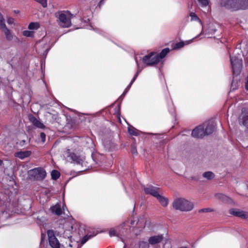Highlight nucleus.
<instances>
[{
    "label": "nucleus",
    "mask_w": 248,
    "mask_h": 248,
    "mask_svg": "<svg viewBox=\"0 0 248 248\" xmlns=\"http://www.w3.org/2000/svg\"><path fill=\"white\" fill-rule=\"evenodd\" d=\"M172 206L176 210L187 212L192 210L194 205L192 202L184 198H178L174 200Z\"/></svg>",
    "instance_id": "obj_1"
},
{
    "label": "nucleus",
    "mask_w": 248,
    "mask_h": 248,
    "mask_svg": "<svg viewBox=\"0 0 248 248\" xmlns=\"http://www.w3.org/2000/svg\"><path fill=\"white\" fill-rule=\"evenodd\" d=\"M65 159L67 161L74 162L77 164L80 165L83 167V170L88 169L90 166L87 165V162L85 161V158L80 156L77 155L75 153H69V150L68 149L65 153Z\"/></svg>",
    "instance_id": "obj_2"
},
{
    "label": "nucleus",
    "mask_w": 248,
    "mask_h": 248,
    "mask_svg": "<svg viewBox=\"0 0 248 248\" xmlns=\"http://www.w3.org/2000/svg\"><path fill=\"white\" fill-rule=\"evenodd\" d=\"M232 75L240 76L243 68V60L236 56H230Z\"/></svg>",
    "instance_id": "obj_3"
},
{
    "label": "nucleus",
    "mask_w": 248,
    "mask_h": 248,
    "mask_svg": "<svg viewBox=\"0 0 248 248\" xmlns=\"http://www.w3.org/2000/svg\"><path fill=\"white\" fill-rule=\"evenodd\" d=\"M142 62L147 66H154L160 61L155 53L152 52L144 56L142 58Z\"/></svg>",
    "instance_id": "obj_4"
},
{
    "label": "nucleus",
    "mask_w": 248,
    "mask_h": 248,
    "mask_svg": "<svg viewBox=\"0 0 248 248\" xmlns=\"http://www.w3.org/2000/svg\"><path fill=\"white\" fill-rule=\"evenodd\" d=\"M219 4L225 9L237 11V0H220Z\"/></svg>",
    "instance_id": "obj_5"
},
{
    "label": "nucleus",
    "mask_w": 248,
    "mask_h": 248,
    "mask_svg": "<svg viewBox=\"0 0 248 248\" xmlns=\"http://www.w3.org/2000/svg\"><path fill=\"white\" fill-rule=\"evenodd\" d=\"M74 223L72 222H63V237L65 238L70 239L72 237V233L74 229Z\"/></svg>",
    "instance_id": "obj_6"
},
{
    "label": "nucleus",
    "mask_w": 248,
    "mask_h": 248,
    "mask_svg": "<svg viewBox=\"0 0 248 248\" xmlns=\"http://www.w3.org/2000/svg\"><path fill=\"white\" fill-rule=\"evenodd\" d=\"M239 123L246 127L245 133L248 136V110L242 109V113L239 118Z\"/></svg>",
    "instance_id": "obj_7"
},
{
    "label": "nucleus",
    "mask_w": 248,
    "mask_h": 248,
    "mask_svg": "<svg viewBox=\"0 0 248 248\" xmlns=\"http://www.w3.org/2000/svg\"><path fill=\"white\" fill-rule=\"evenodd\" d=\"M66 117L67 122L63 128L64 129V130H63V133L69 134L71 132L72 130L76 128V122L75 120L71 119L70 117H69V118L68 116L66 115Z\"/></svg>",
    "instance_id": "obj_8"
},
{
    "label": "nucleus",
    "mask_w": 248,
    "mask_h": 248,
    "mask_svg": "<svg viewBox=\"0 0 248 248\" xmlns=\"http://www.w3.org/2000/svg\"><path fill=\"white\" fill-rule=\"evenodd\" d=\"M143 190L145 194L151 195L154 197H157L159 193H161V189L159 187L149 185L147 187H144Z\"/></svg>",
    "instance_id": "obj_9"
},
{
    "label": "nucleus",
    "mask_w": 248,
    "mask_h": 248,
    "mask_svg": "<svg viewBox=\"0 0 248 248\" xmlns=\"http://www.w3.org/2000/svg\"><path fill=\"white\" fill-rule=\"evenodd\" d=\"M73 17L69 11H63V28H68L71 26V18Z\"/></svg>",
    "instance_id": "obj_10"
},
{
    "label": "nucleus",
    "mask_w": 248,
    "mask_h": 248,
    "mask_svg": "<svg viewBox=\"0 0 248 248\" xmlns=\"http://www.w3.org/2000/svg\"><path fill=\"white\" fill-rule=\"evenodd\" d=\"M205 135L204 132V126L200 125L195 128L192 131L191 136L193 137L202 139Z\"/></svg>",
    "instance_id": "obj_11"
},
{
    "label": "nucleus",
    "mask_w": 248,
    "mask_h": 248,
    "mask_svg": "<svg viewBox=\"0 0 248 248\" xmlns=\"http://www.w3.org/2000/svg\"><path fill=\"white\" fill-rule=\"evenodd\" d=\"M229 213L234 216L240 217L242 219H246L248 217V212L240 211L236 208H231Z\"/></svg>",
    "instance_id": "obj_12"
},
{
    "label": "nucleus",
    "mask_w": 248,
    "mask_h": 248,
    "mask_svg": "<svg viewBox=\"0 0 248 248\" xmlns=\"http://www.w3.org/2000/svg\"><path fill=\"white\" fill-rule=\"evenodd\" d=\"M31 174L33 175L37 179H44L46 175V172L45 170L41 168H35L30 171Z\"/></svg>",
    "instance_id": "obj_13"
},
{
    "label": "nucleus",
    "mask_w": 248,
    "mask_h": 248,
    "mask_svg": "<svg viewBox=\"0 0 248 248\" xmlns=\"http://www.w3.org/2000/svg\"><path fill=\"white\" fill-rule=\"evenodd\" d=\"M28 117L30 122L34 126L40 129H45L46 128V126L33 115L30 114Z\"/></svg>",
    "instance_id": "obj_14"
},
{
    "label": "nucleus",
    "mask_w": 248,
    "mask_h": 248,
    "mask_svg": "<svg viewBox=\"0 0 248 248\" xmlns=\"http://www.w3.org/2000/svg\"><path fill=\"white\" fill-rule=\"evenodd\" d=\"M215 197L218 200H220L221 202L230 204L231 205L234 204V202L232 198L230 197L221 194V193H217L215 194Z\"/></svg>",
    "instance_id": "obj_15"
},
{
    "label": "nucleus",
    "mask_w": 248,
    "mask_h": 248,
    "mask_svg": "<svg viewBox=\"0 0 248 248\" xmlns=\"http://www.w3.org/2000/svg\"><path fill=\"white\" fill-rule=\"evenodd\" d=\"M48 236L50 246L52 248H60V244L55 236L53 234H50L49 232Z\"/></svg>",
    "instance_id": "obj_16"
},
{
    "label": "nucleus",
    "mask_w": 248,
    "mask_h": 248,
    "mask_svg": "<svg viewBox=\"0 0 248 248\" xmlns=\"http://www.w3.org/2000/svg\"><path fill=\"white\" fill-rule=\"evenodd\" d=\"M63 220L64 222H74V219L68 210L65 204L63 202Z\"/></svg>",
    "instance_id": "obj_17"
},
{
    "label": "nucleus",
    "mask_w": 248,
    "mask_h": 248,
    "mask_svg": "<svg viewBox=\"0 0 248 248\" xmlns=\"http://www.w3.org/2000/svg\"><path fill=\"white\" fill-rule=\"evenodd\" d=\"M164 239L163 234L155 235L150 237L148 239V243L149 244L154 245L160 243Z\"/></svg>",
    "instance_id": "obj_18"
},
{
    "label": "nucleus",
    "mask_w": 248,
    "mask_h": 248,
    "mask_svg": "<svg viewBox=\"0 0 248 248\" xmlns=\"http://www.w3.org/2000/svg\"><path fill=\"white\" fill-rule=\"evenodd\" d=\"M216 128V124L213 121H210L206 124V127L204 128V132L205 135H209L212 134Z\"/></svg>",
    "instance_id": "obj_19"
},
{
    "label": "nucleus",
    "mask_w": 248,
    "mask_h": 248,
    "mask_svg": "<svg viewBox=\"0 0 248 248\" xmlns=\"http://www.w3.org/2000/svg\"><path fill=\"white\" fill-rule=\"evenodd\" d=\"M237 11L248 9V0H237Z\"/></svg>",
    "instance_id": "obj_20"
},
{
    "label": "nucleus",
    "mask_w": 248,
    "mask_h": 248,
    "mask_svg": "<svg viewBox=\"0 0 248 248\" xmlns=\"http://www.w3.org/2000/svg\"><path fill=\"white\" fill-rule=\"evenodd\" d=\"M31 155L30 151H18L15 153L14 156L20 159H23L30 156Z\"/></svg>",
    "instance_id": "obj_21"
},
{
    "label": "nucleus",
    "mask_w": 248,
    "mask_h": 248,
    "mask_svg": "<svg viewBox=\"0 0 248 248\" xmlns=\"http://www.w3.org/2000/svg\"><path fill=\"white\" fill-rule=\"evenodd\" d=\"M232 81L231 89L232 90L234 91L236 90L238 87L240 81L239 76L232 75Z\"/></svg>",
    "instance_id": "obj_22"
},
{
    "label": "nucleus",
    "mask_w": 248,
    "mask_h": 248,
    "mask_svg": "<svg viewBox=\"0 0 248 248\" xmlns=\"http://www.w3.org/2000/svg\"><path fill=\"white\" fill-rule=\"evenodd\" d=\"M119 229L120 227H118L117 230H115L114 228H111L109 231V235L110 237L117 236L119 237L122 241L124 242V239L121 237L122 235L120 233Z\"/></svg>",
    "instance_id": "obj_23"
},
{
    "label": "nucleus",
    "mask_w": 248,
    "mask_h": 248,
    "mask_svg": "<svg viewBox=\"0 0 248 248\" xmlns=\"http://www.w3.org/2000/svg\"><path fill=\"white\" fill-rule=\"evenodd\" d=\"M50 210L52 213L57 216H60L62 214V209L61 208V205L59 204L52 206L50 208Z\"/></svg>",
    "instance_id": "obj_24"
},
{
    "label": "nucleus",
    "mask_w": 248,
    "mask_h": 248,
    "mask_svg": "<svg viewBox=\"0 0 248 248\" xmlns=\"http://www.w3.org/2000/svg\"><path fill=\"white\" fill-rule=\"evenodd\" d=\"M156 198L163 206L166 207L168 205L169 202L168 199L160 195V193L158 194Z\"/></svg>",
    "instance_id": "obj_25"
},
{
    "label": "nucleus",
    "mask_w": 248,
    "mask_h": 248,
    "mask_svg": "<svg viewBox=\"0 0 248 248\" xmlns=\"http://www.w3.org/2000/svg\"><path fill=\"white\" fill-rule=\"evenodd\" d=\"M170 51V49L169 48L167 47L162 50L161 52L159 53L156 54L157 57H158L159 61L166 57L167 54Z\"/></svg>",
    "instance_id": "obj_26"
},
{
    "label": "nucleus",
    "mask_w": 248,
    "mask_h": 248,
    "mask_svg": "<svg viewBox=\"0 0 248 248\" xmlns=\"http://www.w3.org/2000/svg\"><path fill=\"white\" fill-rule=\"evenodd\" d=\"M97 234V232H93L92 234H87L85 235L81 240L80 244L81 245L84 244L89 239L92 238L93 236H95Z\"/></svg>",
    "instance_id": "obj_27"
},
{
    "label": "nucleus",
    "mask_w": 248,
    "mask_h": 248,
    "mask_svg": "<svg viewBox=\"0 0 248 248\" xmlns=\"http://www.w3.org/2000/svg\"><path fill=\"white\" fill-rule=\"evenodd\" d=\"M2 30L5 35L6 39L8 41H11L13 39V35L11 33L10 31L6 28V26H5V28H3Z\"/></svg>",
    "instance_id": "obj_28"
},
{
    "label": "nucleus",
    "mask_w": 248,
    "mask_h": 248,
    "mask_svg": "<svg viewBox=\"0 0 248 248\" xmlns=\"http://www.w3.org/2000/svg\"><path fill=\"white\" fill-rule=\"evenodd\" d=\"M192 40H190L189 41H186L185 42L184 41L179 42L175 45V46L173 47V49H177L181 48L183 47V46H184L185 45L189 44V43L192 42Z\"/></svg>",
    "instance_id": "obj_29"
},
{
    "label": "nucleus",
    "mask_w": 248,
    "mask_h": 248,
    "mask_svg": "<svg viewBox=\"0 0 248 248\" xmlns=\"http://www.w3.org/2000/svg\"><path fill=\"white\" fill-rule=\"evenodd\" d=\"M202 176L204 178L207 179L208 180L213 179L215 177V174L213 172L210 171H208L204 172L202 174Z\"/></svg>",
    "instance_id": "obj_30"
},
{
    "label": "nucleus",
    "mask_w": 248,
    "mask_h": 248,
    "mask_svg": "<svg viewBox=\"0 0 248 248\" xmlns=\"http://www.w3.org/2000/svg\"><path fill=\"white\" fill-rule=\"evenodd\" d=\"M40 27V24L39 22H31L29 26H28V29L30 30H37Z\"/></svg>",
    "instance_id": "obj_31"
},
{
    "label": "nucleus",
    "mask_w": 248,
    "mask_h": 248,
    "mask_svg": "<svg viewBox=\"0 0 248 248\" xmlns=\"http://www.w3.org/2000/svg\"><path fill=\"white\" fill-rule=\"evenodd\" d=\"M128 131L129 133L131 135L137 136L139 135L140 131L132 126L128 127Z\"/></svg>",
    "instance_id": "obj_32"
},
{
    "label": "nucleus",
    "mask_w": 248,
    "mask_h": 248,
    "mask_svg": "<svg viewBox=\"0 0 248 248\" xmlns=\"http://www.w3.org/2000/svg\"><path fill=\"white\" fill-rule=\"evenodd\" d=\"M55 16L58 18L57 21L60 26H62V11H59L56 13Z\"/></svg>",
    "instance_id": "obj_33"
},
{
    "label": "nucleus",
    "mask_w": 248,
    "mask_h": 248,
    "mask_svg": "<svg viewBox=\"0 0 248 248\" xmlns=\"http://www.w3.org/2000/svg\"><path fill=\"white\" fill-rule=\"evenodd\" d=\"M51 178L53 180H57L60 176V172L55 170H53L51 173Z\"/></svg>",
    "instance_id": "obj_34"
},
{
    "label": "nucleus",
    "mask_w": 248,
    "mask_h": 248,
    "mask_svg": "<svg viewBox=\"0 0 248 248\" xmlns=\"http://www.w3.org/2000/svg\"><path fill=\"white\" fill-rule=\"evenodd\" d=\"M23 35L26 37H33L34 36V32L30 31H24L22 32Z\"/></svg>",
    "instance_id": "obj_35"
},
{
    "label": "nucleus",
    "mask_w": 248,
    "mask_h": 248,
    "mask_svg": "<svg viewBox=\"0 0 248 248\" xmlns=\"http://www.w3.org/2000/svg\"><path fill=\"white\" fill-rule=\"evenodd\" d=\"M149 244L147 242L140 241L139 244V248H149Z\"/></svg>",
    "instance_id": "obj_36"
},
{
    "label": "nucleus",
    "mask_w": 248,
    "mask_h": 248,
    "mask_svg": "<svg viewBox=\"0 0 248 248\" xmlns=\"http://www.w3.org/2000/svg\"><path fill=\"white\" fill-rule=\"evenodd\" d=\"M5 26L4 18L1 13L0 12V28L1 29H3V28H5Z\"/></svg>",
    "instance_id": "obj_37"
},
{
    "label": "nucleus",
    "mask_w": 248,
    "mask_h": 248,
    "mask_svg": "<svg viewBox=\"0 0 248 248\" xmlns=\"http://www.w3.org/2000/svg\"><path fill=\"white\" fill-rule=\"evenodd\" d=\"M131 152L133 154H137V150L135 142L132 143L130 146Z\"/></svg>",
    "instance_id": "obj_38"
},
{
    "label": "nucleus",
    "mask_w": 248,
    "mask_h": 248,
    "mask_svg": "<svg viewBox=\"0 0 248 248\" xmlns=\"http://www.w3.org/2000/svg\"><path fill=\"white\" fill-rule=\"evenodd\" d=\"M214 210L210 208H202L201 209H200L199 210V213H207V212H213Z\"/></svg>",
    "instance_id": "obj_39"
},
{
    "label": "nucleus",
    "mask_w": 248,
    "mask_h": 248,
    "mask_svg": "<svg viewBox=\"0 0 248 248\" xmlns=\"http://www.w3.org/2000/svg\"><path fill=\"white\" fill-rule=\"evenodd\" d=\"M46 135L44 132H41L40 134L39 139H41V141L44 143L46 141Z\"/></svg>",
    "instance_id": "obj_40"
},
{
    "label": "nucleus",
    "mask_w": 248,
    "mask_h": 248,
    "mask_svg": "<svg viewBox=\"0 0 248 248\" xmlns=\"http://www.w3.org/2000/svg\"><path fill=\"white\" fill-rule=\"evenodd\" d=\"M190 16H191V20H200L199 18L198 17V16H197V15L194 13H190Z\"/></svg>",
    "instance_id": "obj_41"
},
{
    "label": "nucleus",
    "mask_w": 248,
    "mask_h": 248,
    "mask_svg": "<svg viewBox=\"0 0 248 248\" xmlns=\"http://www.w3.org/2000/svg\"><path fill=\"white\" fill-rule=\"evenodd\" d=\"M199 3L202 6H206L208 4L207 0H197Z\"/></svg>",
    "instance_id": "obj_42"
},
{
    "label": "nucleus",
    "mask_w": 248,
    "mask_h": 248,
    "mask_svg": "<svg viewBox=\"0 0 248 248\" xmlns=\"http://www.w3.org/2000/svg\"><path fill=\"white\" fill-rule=\"evenodd\" d=\"M140 72H141V70H140V69L138 68V70H137V71L136 73L135 74V76H134V78H133V79L134 80H135L136 79V78H137L138 77V75H139V73H140Z\"/></svg>",
    "instance_id": "obj_43"
},
{
    "label": "nucleus",
    "mask_w": 248,
    "mask_h": 248,
    "mask_svg": "<svg viewBox=\"0 0 248 248\" xmlns=\"http://www.w3.org/2000/svg\"><path fill=\"white\" fill-rule=\"evenodd\" d=\"M14 18H13L12 17L8 18V19H7V23L9 24H12L14 23Z\"/></svg>",
    "instance_id": "obj_44"
},
{
    "label": "nucleus",
    "mask_w": 248,
    "mask_h": 248,
    "mask_svg": "<svg viewBox=\"0 0 248 248\" xmlns=\"http://www.w3.org/2000/svg\"><path fill=\"white\" fill-rule=\"evenodd\" d=\"M134 81H135V80L132 79L131 81L130 82V84H129V85L125 89V90H126L127 91H128V90H129L131 85H132V84L134 83Z\"/></svg>",
    "instance_id": "obj_45"
},
{
    "label": "nucleus",
    "mask_w": 248,
    "mask_h": 248,
    "mask_svg": "<svg viewBox=\"0 0 248 248\" xmlns=\"http://www.w3.org/2000/svg\"><path fill=\"white\" fill-rule=\"evenodd\" d=\"M104 3V0H101L98 4V6L99 8H101V6Z\"/></svg>",
    "instance_id": "obj_46"
},
{
    "label": "nucleus",
    "mask_w": 248,
    "mask_h": 248,
    "mask_svg": "<svg viewBox=\"0 0 248 248\" xmlns=\"http://www.w3.org/2000/svg\"><path fill=\"white\" fill-rule=\"evenodd\" d=\"M245 89L247 90V91H248V79H247V81L245 83Z\"/></svg>",
    "instance_id": "obj_47"
},
{
    "label": "nucleus",
    "mask_w": 248,
    "mask_h": 248,
    "mask_svg": "<svg viewBox=\"0 0 248 248\" xmlns=\"http://www.w3.org/2000/svg\"><path fill=\"white\" fill-rule=\"evenodd\" d=\"M190 179L191 180H194V181H198V179L195 177L192 176L190 177Z\"/></svg>",
    "instance_id": "obj_48"
},
{
    "label": "nucleus",
    "mask_w": 248,
    "mask_h": 248,
    "mask_svg": "<svg viewBox=\"0 0 248 248\" xmlns=\"http://www.w3.org/2000/svg\"><path fill=\"white\" fill-rule=\"evenodd\" d=\"M128 91H127L126 90H125V91H124V92L122 94V96H124L125 95V94L127 93Z\"/></svg>",
    "instance_id": "obj_49"
},
{
    "label": "nucleus",
    "mask_w": 248,
    "mask_h": 248,
    "mask_svg": "<svg viewBox=\"0 0 248 248\" xmlns=\"http://www.w3.org/2000/svg\"><path fill=\"white\" fill-rule=\"evenodd\" d=\"M128 91H127L126 90H125V91H124V92L122 94V96H124L125 95V94L127 93Z\"/></svg>",
    "instance_id": "obj_50"
},
{
    "label": "nucleus",
    "mask_w": 248,
    "mask_h": 248,
    "mask_svg": "<svg viewBox=\"0 0 248 248\" xmlns=\"http://www.w3.org/2000/svg\"><path fill=\"white\" fill-rule=\"evenodd\" d=\"M71 31V30H69L67 31H64V30H63V31H62L63 34L65 33H66V32H67L69 31Z\"/></svg>",
    "instance_id": "obj_51"
},
{
    "label": "nucleus",
    "mask_w": 248,
    "mask_h": 248,
    "mask_svg": "<svg viewBox=\"0 0 248 248\" xmlns=\"http://www.w3.org/2000/svg\"><path fill=\"white\" fill-rule=\"evenodd\" d=\"M15 12L16 13H19V11L18 10H17V11H16V10H15Z\"/></svg>",
    "instance_id": "obj_52"
},
{
    "label": "nucleus",
    "mask_w": 248,
    "mask_h": 248,
    "mask_svg": "<svg viewBox=\"0 0 248 248\" xmlns=\"http://www.w3.org/2000/svg\"><path fill=\"white\" fill-rule=\"evenodd\" d=\"M134 221H131V224L133 225V224H134Z\"/></svg>",
    "instance_id": "obj_53"
},
{
    "label": "nucleus",
    "mask_w": 248,
    "mask_h": 248,
    "mask_svg": "<svg viewBox=\"0 0 248 248\" xmlns=\"http://www.w3.org/2000/svg\"><path fill=\"white\" fill-rule=\"evenodd\" d=\"M124 223H123V224H121V226H122V227H123V226H124Z\"/></svg>",
    "instance_id": "obj_54"
},
{
    "label": "nucleus",
    "mask_w": 248,
    "mask_h": 248,
    "mask_svg": "<svg viewBox=\"0 0 248 248\" xmlns=\"http://www.w3.org/2000/svg\"><path fill=\"white\" fill-rule=\"evenodd\" d=\"M126 245L125 244V245H124V248H126Z\"/></svg>",
    "instance_id": "obj_55"
},
{
    "label": "nucleus",
    "mask_w": 248,
    "mask_h": 248,
    "mask_svg": "<svg viewBox=\"0 0 248 248\" xmlns=\"http://www.w3.org/2000/svg\"><path fill=\"white\" fill-rule=\"evenodd\" d=\"M137 63L138 66H139V63H138L137 62Z\"/></svg>",
    "instance_id": "obj_56"
},
{
    "label": "nucleus",
    "mask_w": 248,
    "mask_h": 248,
    "mask_svg": "<svg viewBox=\"0 0 248 248\" xmlns=\"http://www.w3.org/2000/svg\"><path fill=\"white\" fill-rule=\"evenodd\" d=\"M0 162H1V160H0Z\"/></svg>",
    "instance_id": "obj_57"
}]
</instances>
